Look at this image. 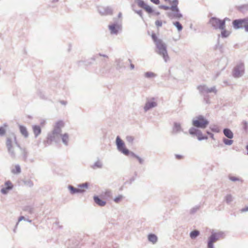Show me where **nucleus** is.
Here are the masks:
<instances>
[{"mask_svg":"<svg viewBox=\"0 0 248 248\" xmlns=\"http://www.w3.org/2000/svg\"><path fill=\"white\" fill-rule=\"evenodd\" d=\"M6 146L7 152L12 159H16L17 157L16 150L19 149L20 144L17 142L15 134L11 133L6 138Z\"/></svg>","mask_w":248,"mask_h":248,"instance_id":"nucleus-1","label":"nucleus"},{"mask_svg":"<svg viewBox=\"0 0 248 248\" xmlns=\"http://www.w3.org/2000/svg\"><path fill=\"white\" fill-rule=\"evenodd\" d=\"M64 126V123L62 121H60L57 122L54 126L53 130L47 135V143L50 144L52 141L58 142L60 139V136L62 134V128Z\"/></svg>","mask_w":248,"mask_h":248,"instance_id":"nucleus-2","label":"nucleus"},{"mask_svg":"<svg viewBox=\"0 0 248 248\" xmlns=\"http://www.w3.org/2000/svg\"><path fill=\"white\" fill-rule=\"evenodd\" d=\"M197 88L199 91L200 93L204 96V100L206 101V103H209L207 94L211 93H214L216 94L217 93V90L216 86L208 88L206 85L202 84L198 86Z\"/></svg>","mask_w":248,"mask_h":248,"instance_id":"nucleus-3","label":"nucleus"},{"mask_svg":"<svg viewBox=\"0 0 248 248\" xmlns=\"http://www.w3.org/2000/svg\"><path fill=\"white\" fill-rule=\"evenodd\" d=\"M209 122L203 116L200 115L192 119V124L193 126L198 128H205Z\"/></svg>","mask_w":248,"mask_h":248,"instance_id":"nucleus-4","label":"nucleus"},{"mask_svg":"<svg viewBox=\"0 0 248 248\" xmlns=\"http://www.w3.org/2000/svg\"><path fill=\"white\" fill-rule=\"evenodd\" d=\"M156 47L157 48L156 53L163 58L164 62H167L169 61L170 58L168 53L166 44L163 42H160L159 41L156 45Z\"/></svg>","mask_w":248,"mask_h":248,"instance_id":"nucleus-5","label":"nucleus"},{"mask_svg":"<svg viewBox=\"0 0 248 248\" xmlns=\"http://www.w3.org/2000/svg\"><path fill=\"white\" fill-rule=\"evenodd\" d=\"M232 24L234 29H244L245 31L248 32V16L244 18L234 19Z\"/></svg>","mask_w":248,"mask_h":248,"instance_id":"nucleus-6","label":"nucleus"},{"mask_svg":"<svg viewBox=\"0 0 248 248\" xmlns=\"http://www.w3.org/2000/svg\"><path fill=\"white\" fill-rule=\"evenodd\" d=\"M209 24L215 30H224L225 27V21L216 17H212L209 19Z\"/></svg>","mask_w":248,"mask_h":248,"instance_id":"nucleus-7","label":"nucleus"},{"mask_svg":"<svg viewBox=\"0 0 248 248\" xmlns=\"http://www.w3.org/2000/svg\"><path fill=\"white\" fill-rule=\"evenodd\" d=\"M223 232H212L210 236L208 238L207 242L208 248H214V243L219 239L220 238L222 237Z\"/></svg>","mask_w":248,"mask_h":248,"instance_id":"nucleus-8","label":"nucleus"},{"mask_svg":"<svg viewBox=\"0 0 248 248\" xmlns=\"http://www.w3.org/2000/svg\"><path fill=\"white\" fill-rule=\"evenodd\" d=\"M116 145L117 150L125 155H128L129 150L127 149L125 146L124 142L120 138L119 136H117L116 139Z\"/></svg>","mask_w":248,"mask_h":248,"instance_id":"nucleus-9","label":"nucleus"},{"mask_svg":"<svg viewBox=\"0 0 248 248\" xmlns=\"http://www.w3.org/2000/svg\"><path fill=\"white\" fill-rule=\"evenodd\" d=\"M244 64L242 62H240L234 67L232 71V76L235 78H239L244 75Z\"/></svg>","mask_w":248,"mask_h":248,"instance_id":"nucleus-10","label":"nucleus"},{"mask_svg":"<svg viewBox=\"0 0 248 248\" xmlns=\"http://www.w3.org/2000/svg\"><path fill=\"white\" fill-rule=\"evenodd\" d=\"M157 106V103L156 99L154 97H152L148 99L146 102L144 106L143 109L145 112H147L150 109L156 107Z\"/></svg>","mask_w":248,"mask_h":248,"instance_id":"nucleus-11","label":"nucleus"},{"mask_svg":"<svg viewBox=\"0 0 248 248\" xmlns=\"http://www.w3.org/2000/svg\"><path fill=\"white\" fill-rule=\"evenodd\" d=\"M97 10L102 16L111 15L113 12V9L109 6H99L97 7Z\"/></svg>","mask_w":248,"mask_h":248,"instance_id":"nucleus-12","label":"nucleus"},{"mask_svg":"<svg viewBox=\"0 0 248 248\" xmlns=\"http://www.w3.org/2000/svg\"><path fill=\"white\" fill-rule=\"evenodd\" d=\"M172 12H167V16L170 19H180L183 17L182 14L180 13L179 9L177 8V10L171 9Z\"/></svg>","mask_w":248,"mask_h":248,"instance_id":"nucleus-13","label":"nucleus"},{"mask_svg":"<svg viewBox=\"0 0 248 248\" xmlns=\"http://www.w3.org/2000/svg\"><path fill=\"white\" fill-rule=\"evenodd\" d=\"M135 1L140 7L144 9L148 14L154 12L152 8L147 5L143 0H135Z\"/></svg>","mask_w":248,"mask_h":248,"instance_id":"nucleus-14","label":"nucleus"},{"mask_svg":"<svg viewBox=\"0 0 248 248\" xmlns=\"http://www.w3.org/2000/svg\"><path fill=\"white\" fill-rule=\"evenodd\" d=\"M108 29L111 34H117L121 29V26L118 23H113L108 25Z\"/></svg>","mask_w":248,"mask_h":248,"instance_id":"nucleus-15","label":"nucleus"},{"mask_svg":"<svg viewBox=\"0 0 248 248\" xmlns=\"http://www.w3.org/2000/svg\"><path fill=\"white\" fill-rule=\"evenodd\" d=\"M183 131V129L181 127L180 123L174 122L172 127V133L173 134H176Z\"/></svg>","mask_w":248,"mask_h":248,"instance_id":"nucleus-16","label":"nucleus"},{"mask_svg":"<svg viewBox=\"0 0 248 248\" xmlns=\"http://www.w3.org/2000/svg\"><path fill=\"white\" fill-rule=\"evenodd\" d=\"M67 187L70 191V193L72 195L78 193H83L85 191L83 189L75 188L72 185H68Z\"/></svg>","mask_w":248,"mask_h":248,"instance_id":"nucleus-17","label":"nucleus"},{"mask_svg":"<svg viewBox=\"0 0 248 248\" xmlns=\"http://www.w3.org/2000/svg\"><path fill=\"white\" fill-rule=\"evenodd\" d=\"M19 150H20V154L22 155L23 160L24 161H26L27 159L28 155H29L28 150H27V149L26 148L21 147L20 146L19 147Z\"/></svg>","mask_w":248,"mask_h":248,"instance_id":"nucleus-18","label":"nucleus"},{"mask_svg":"<svg viewBox=\"0 0 248 248\" xmlns=\"http://www.w3.org/2000/svg\"><path fill=\"white\" fill-rule=\"evenodd\" d=\"M93 200L95 203L100 206H104L106 204V202L102 200L98 196H94Z\"/></svg>","mask_w":248,"mask_h":248,"instance_id":"nucleus-19","label":"nucleus"},{"mask_svg":"<svg viewBox=\"0 0 248 248\" xmlns=\"http://www.w3.org/2000/svg\"><path fill=\"white\" fill-rule=\"evenodd\" d=\"M32 128L35 138H36L41 134V128L40 126L37 125H32Z\"/></svg>","mask_w":248,"mask_h":248,"instance_id":"nucleus-20","label":"nucleus"},{"mask_svg":"<svg viewBox=\"0 0 248 248\" xmlns=\"http://www.w3.org/2000/svg\"><path fill=\"white\" fill-rule=\"evenodd\" d=\"M103 164L102 162L98 158V159L91 166V167L93 169L95 170L97 169H101L103 168Z\"/></svg>","mask_w":248,"mask_h":248,"instance_id":"nucleus-21","label":"nucleus"},{"mask_svg":"<svg viewBox=\"0 0 248 248\" xmlns=\"http://www.w3.org/2000/svg\"><path fill=\"white\" fill-rule=\"evenodd\" d=\"M20 132L25 138H27L29 137V133L26 127L23 125H19Z\"/></svg>","mask_w":248,"mask_h":248,"instance_id":"nucleus-22","label":"nucleus"},{"mask_svg":"<svg viewBox=\"0 0 248 248\" xmlns=\"http://www.w3.org/2000/svg\"><path fill=\"white\" fill-rule=\"evenodd\" d=\"M201 131L200 130L198 129V128H196L195 127H191L189 130L188 132L192 136H197L198 135H199L200 132Z\"/></svg>","mask_w":248,"mask_h":248,"instance_id":"nucleus-23","label":"nucleus"},{"mask_svg":"<svg viewBox=\"0 0 248 248\" xmlns=\"http://www.w3.org/2000/svg\"><path fill=\"white\" fill-rule=\"evenodd\" d=\"M224 135L228 139H232L233 137L232 132L229 128H224L223 130Z\"/></svg>","mask_w":248,"mask_h":248,"instance_id":"nucleus-24","label":"nucleus"},{"mask_svg":"<svg viewBox=\"0 0 248 248\" xmlns=\"http://www.w3.org/2000/svg\"><path fill=\"white\" fill-rule=\"evenodd\" d=\"M60 138H61L62 143L64 145L67 146L69 140V135L67 133H64L61 135Z\"/></svg>","mask_w":248,"mask_h":248,"instance_id":"nucleus-25","label":"nucleus"},{"mask_svg":"<svg viewBox=\"0 0 248 248\" xmlns=\"http://www.w3.org/2000/svg\"><path fill=\"white\" fill-rule=\"evenodd\" d=\"M116 68L117 70H120L124 68V65L123 62V60L121 59H116L115 61Z\"/></svg>","mask_w":248,"mask_h":248,"instance_id":"nucleus-26","label":"nucleus"},{"mask_svg":"<svg viewBox=\"0 0 248 248\" xmlns=\"http://www.w3.org/2000/svg\"><path fill=\"white\" fill-rule=\"evenodd\" d=\"M157 75L155 73L151 71L146 72L144 74V77L148 79L153 78H155Z\"/></svg>","mask_w":248,"mask_h":248,"instance_id":"nucleus-27","label":"nucleus"},{"mask_svg":"<svg viewBox=\"0 0 248 248\" xmlns=\"http://www.w3.org/2000/svg\"><path fill=\"white\" fill-rule=\"evenodd\" d=\"M148 239L150 242H152L153 244L155 243L157 241V236L155 234L152 233H150L148 235Z\"/></svg>","mask_w":248,"mask_h":248,"instance_id":"nucleus-28","label":"nucleus"},{"mask_svg":"<svg viewBox=\"0 0 248 248\" xmlns=\"http://www.w3.org/2000/svg\"><path fill=\"white\" fill-rule=\"evenodd\" d=\"M169 2L172 4L171 5V9L177 10V8H178V0H172V1L170 0Z\"/></svg>","mask_w":248,"mask_h":248,"instance_id":"nucleus-29","label":"nucleus"},{"mask_svg":"<svg viewBox=\"0 0 248 248\" xmlns=\"http://www.w3.org/2000/svg\"><path fill=\"white\" fill-rule=\"evenodd\" d=\"M200 235V232L198 230H194L190 232V237L191 239H195Z\"/></svg>","mask_w":248,"mask_h":248,"instance_id":"nucleus-30","label":"nucleus"},{"mask_svg":"<svg viewBox=\"0 0 248 248\" xmlns=\"http://www.w3.org/2000/svg\"><path fill=\"white\" fill-rule=\"evenodd\" d=\"M21 168L19 165H16L15 166V169H13L11 170V172L12 173L14 174H19L21 172Z\"/></svg>","mask_w":248,"mask_h":248,"instance_id":"nucleus-31","label":"nucleus"},{"mask_svg":"<svg viewBox=\"0 0 248 248\" xmlns=\"http://www.w3.org/2000/svg\"><path fill=\"white\" fill-rule=\"evenodd\" d=\"M23 182L24 185L28 187H31L33 186L32 181L30 179L24 180Z\"/></svg>","mask_w":248,"mask_h":248,"instance_id":"nucleus-32","label":"nucleus"},{"mask_svg":"<svg viewBox=\"0 0 248 248\" xmlns=\"http://www.w3.org/2000/svg\"><path fill=\"white\" fill-rule=\"evenodd\" d=\"M210 128L212 131L216 133H218L220 132V129L219 127L216 125H211Z\"/></svg>","mask_w":248,"mask_h":248,"instance_id":"nucleus-33","label":"nucleus"},{"mask_svg":"<svg viewBox=\"0 0 248 248\" xmlns=\"http://www.w3.org/2000/svg\"><path fill=\"white\" fill-rule=\"evenodd\" d=\"M197 138L198 140L200 141H201V140H207L208 139V137L207 136H205V135L204 136L202 135V133L201 131L200 132L199 135H198V136H197Z\"/></svg>","mask_w":248,"mask_h":248,"instance_id":"nucleus-34","label":"nucleus"},{"mask_svg":"<svg viewBox=\"0 0 248 248\" xmlns=\"http://www.w3.org/2000/svg\"><path fill=\"white\" fill-rule=\"evenodd\" d=\"M173 24L177 29L178 31H181L182 30L183 26H182V25H181V24L179 22H178V21L174 22L173 23Z\"/></svg>","mask_w":248,"mask_h":248,"instance_id":"nucleus-35","label":"nucleus"},{"mask_svg":"<svg viewBox=\"0 0 248 248\" xmlns=\"http://www.w3.org/2000/svg\"><path fill=\"white\" fill-rule=\"evenodd\" d=\"M152 38L155 42V46L157 45V44L160 41V42H162L163 41L160 39H158L156 37V35L155 33H153L152 34Z\"/></svg>","mask_w":248,"mask_h":248,"instance_id":"nucleus-36","label":"nucleus"},{"mask_svg":"<svg viewBox=\"0 0 248 248\" xmlns=\"http://www.w3.org/2000/svg\"><path fill=\"white\" fill-rule=\"evenodd\" d=\"M221 30L222 31L221 35L222 37H223V38L227 37L230 34V32L229 31L225 30V29L224 30Z\"/></svg>","mask_w":248,"mask_h":248,"instance_id":"nucleus-37","label":"nucleus"},{"mask_svg":"<svg viewBox=\"0 0 248 248\" xmlns=\"http://www.w3.org/2000/svg\"><path fill=\"white\" fill-rule=\"evenodd\" d=\"M24 210L26 212H28L31 214L33 213V208L31 206H25L24 208Z\"/></svg>","mask_w":248,"mask_h":248,"instance_id":"nucleus-38","label":"nucleus"},{"mask_svg":"<svg viewBox=\"0 0 248 248\" xmlns=\"http://www.w3.org/2000/svg\"><path fill=\"white\" fill-rule=\"evenodd\" d=\"M200 205H196L193 208H192L190 210V214H194L196 212H197L200 209Z\"/></svg>","mask_w":248,"mask_h":248,"instance_id":"nucleus-39","label":"nucleus"},{"mask_svg":"<svg viewBox=\"0 0 248 248\" xmlns=\"http://www.w3.org/2000/svg\"><path fill=\"white\" fill-rule=\"evenodd\" d=\"M223 142H224V143L225 145H231L233 143V140H232L231 139H226V138H223Z\"/></svg>","mask_w":248,"mask_h":248,"instance_id":"nucleus-40","label":"nucleus"},{"mask_svg":"<svg viewBox=\"0 0 248 248\" xmlns=\"http://www.w3.org/2000/svg\"><path fill=\"white\" fill-rule=\"evenodd\" d=\"M225 200L228 204H230L232 202L233 197L231 195L228 194L225 197Z\"/></svg>","mask_w":248,"mask_h":248,"instance_id":"nucleus-41","label":"nucleus"},{"mask_svg":"<svg viewBox=\"0 0 248 248\" xmlns=\"http://www.w3.org/2000/svg\"><path fill=\"white\" fill-rule=\"evenodd\" d=\"M112 192L110 190H106L104 193V197L106 198H110L112 197Z\"/></svg>","mask_w":248,"mask_h":248,"instance_id":"nucleus-42","label":"nucleus"},{"mask_svg":"<svg viewBox=\"0 0 248 248\" xmlns=\"http://www.w3.org/2000/svg\"><path fill=\"white\" fill-rule=\"evenodd\" d=\"M12 189L11 187H5L1 188L0 191L3 194H7L9 190Z\"/></svg>","mask_w":248,"mask_h":248,"instance_id":"nucleus-43","label":"nucleus"},{"mask_svg":"<svg viewBox=\"0 0 248 248\" xmlns=\"http://www.w3.org/2000/svg\"><path fill=\"white\" fill-rule=\"evenodd\" d=\"M242 124L243 129L247 131L248 130V123L246 121H243Z\"/></svg>","mask_w":248,"mask_h":248,"instance_id":"nucleus-44","label":"nucleus"},{"mask_svg":"<svg viewBox=\"0 0 248 248\" xmlns=\"http://www.w3.org/2000/svg\"><path fill=\"white\" fill-rule=\"evenodd\" d=\"M123 195H119L117 197H116L114 199V201L116 202V203H118L120 202V201L123 199Z\"/></svg>","mask_w":248,"mask_h":248,"instance_id":"nucleus-45","label":"nucleus"},{"mask_svg":"<svg viewBox=\"0 0 248 248\" xmlns=\"http://www.w3.org/2000/svg\"><path fill=\"white\" fill-rule=\"evenodd\" d=\"M158 8L159 9H164L165 10H171V6H168L161 5H159L158 6Z\"/></svg>","mask_w":248,"mask_h":248,"instance_id":"nucleus-46","label":"nucleus"},{"mask_svg":"<svg viewBox=\"0 0 248 248\" xmlns=\"http://www.w3.org/2000/svg\"><path fill=\"white\" fill-rule=\"evenodd\" d=\"M126 140L129 143H132L134 140V138L132 136H128L126 137Z\"/></svg>","mask_w":248,"mask_h":248,"instance_id":"nucleus-47","label":"nucleus"},{"mask_svg":"<svg viewBox=\"0 0 248 248\" xmlns=\"http://www.w3.org/2000/svg\"><path fill=\"white\" fill-rule=\"evenodd\" d=\"M78 186L81 188H87L88 186V183H83V184L78 185Z\"/></svg>","mask_w":248,"mask_h":248,"instance_id":"nucleus-48","label":"nucleus"},{"mask_svg":"<svg viewBox=\"0 0 248 248\" xmlns=\"http://www.w3.org/2000/svg\"><path fill=\"white\" fill-rule=\"evenodd\" d=\"M5 132V129L3 127H0V136L4 135Z\"/></svg>","mask_w":248,"mask_h":248,"instance_id":"nucleus-49","label":"nucleus"},{"mask_svg":"<svg viewBox=\"0 0 248 248\" xmlns=\"http://www.w3.org/2000/svg\"><path fill=\"white\" fill-rule=\"evenodd\" d=\"M155 25L157 27H161L162 25V22L161 20H156L155 22Z\"/></svg>","mask_w":248,"mask_h":248,"instance_id":"nucleus-50","label":"nucleus"},{"mask_svg":"<svg viewBox=\"0 0 248 248\" xmlns=\"http://www.w3.org/2000/svg\"><path fill=\"white\" fill-rule=\"evenodd\" d=\"M134 11L136 13L138 14L142 19H143L142 11L141 10L138 11L134 10Z\"/></svg>","mask_w":248,"mask_h":248,"instance_id":"nucleus-51","label":"nucleus"},{"mask_svg":"<svg viewBox=\"0 0 248 248\" xmlns=\"http://www.w3.org/2000/svg\"><path fill=\"white\" fill-rule=\"evenodd\" d=\"M5 185L6 186V187H11L12 189L13 188V185L12 183L10 181H7L5 183Z\"/></svg>","mask_w":248,"mask_h":248,"instance_id":"nucleus-52","label":"nucleus"},{"mask_svg":"<svg viewBox=\"0 0 248 248\" xmlns=\"http://www.w3.org/2000/svg\"><path fill=\"white\" fill-rule=\"evenodd\" d=\"M229 179L230 180L233 181V182L239 181V179L238 178L234 177V176H230Z\"/></svg>","mask_w":248,"mask_h":248,"instance_id":"nucleus-53","label":"nucleus"},{"mask_svg":"<svg viewBox=\"0 0 248 248\" xmlns=\"http://www.w3.org/2000/svg\"><path fill=\"white\" fill-rule=\"evenodd\" d=\"M26 220L25 218L23 216H20L19 218H18V222L16 223V227H17V226L18 225V223H19V222L21 221V220Z\"/></svg>","mask_w":248,"mask_h":248,"instance_id":"nucleus-54","label":"nucleus"},{"mask_svg":"<svg viewBox=\"0 0 248 248\" xmlns=\"http://www.w3.org/2000/svg\"><path fill=\"white\" fill-rule=\"evenodd\" d=\"M128 61L130 63V69L133 70L135 68V65L133 63H131V62H132L131 60L129 59L128 60Z\"/></svg>","mask_w":248,"mask_h":248,"instance_id":"nucleus-55","label":"nucleus"},{"mask_svg":"<svg viewBox=\"0 0 248 248\" xmlns=\"http://www.w3.org/2000/svg\"><path fill=\"white\" fill-rule=\"evenodd\" d=\"M136 158L138 160L139 163L140 164H142L143 163L144 160L140 157L139 156H138V157Z\"/></svg>","mask_w":248,"mask_h":248,"instance_id":"nucleus-56","label":"nucleus"},{"mask_svg":"<svg viewBox=\"0 0 248 248\" xmlns=\"http://www.w3.org/2000/svg\"><path fill=\"white\" fill-rule=\"evenodd\" d=\"M129 155H130L132 157H134L135 158H137L138 157V155H136L134 153L132 152H130L129 151Z\"/></svg>","mask_w":248,"mask_h":248,"instance_id":"nucleus-57","label":"nucleus"},{"mask_svg":"<svg viewBox=\"0 0 248 248\" xmlns=\"http://www.w3.org/2000/svg\"><path fill=\"white\" fill-rule=\"evenodd\" d=\"M150 1L153 2V3L158 5L160 3V0H150Z\"/></svg>","mask_w":248,"mask_h":248,"instance_id":"nucleus-58","label":"nucleus"},{"mask_svg":"<svg viewBox=\"0 0 248 248\" xmlns=\"http://www.w3.org/2000/svg\"><path fill=\"white\" fill-rule=\"evenodd\" d=\"M247 211H248V206L246 207H245V208H243L241 209V212L242 213L246 212H247Z\"/></svg>","mask_w":248,"mask_h":248,"instance_id":"nucleus-59","label":"nucleus"},{"mask_svg":"<svg viewBox=\"0 0 248 248\" xmlns=\"http://www.w3.org/2000/svg\"><path fill=\"white\" fill-rule=\"evenodd\" d=\"M176 157L177 159H181L182 158V155H176Z\"/></svg>","mask_w":248,"mask_h":248,"instance_id":"nucleus-60","label":"nucleus"},{"mask_svg":"<svg viewBox=\"0 0 248 248\" xmlns=\"http://www.w3.org/2000/svg\"><path fill=\"white\" fill-rule=\"evenodd\" d=\"M207 134L209 135V136H210V137L212 138H213V137H214V135L211 133H210L209 132H207Z\"/></svg>","mask_w":248,"mask_h":248,"instance_id":"nucleus-61","label":"nucleus"},{"mask_svg":"<svg viewBox=\"0 0 248 248\" xmlns=\"http://www.w3.org/2000/svg\"><path fill=\"white\" fill-rule=\"evenodd\" d=\"M99 55L100 56H102V57H106V58H108V56L106 55H105V54H102L101 53H99Z\"/></svg>","mask_w":248,"mask_h":248,"instance_id":"nucleus-62","label":"nucleus"},{"mask_svg":"<svg viewBox=\"0 0 248 248\" xmlns=\"http://www.w3.org/2000/svg\"><path fill=\"white\" fill-rule=\"evenodd\" d=\"M60 102L62 105H65L66 104V102L64 101H61Z\"/></svg>","mask_w":248,"mask_h":248,"instance_id":"nucleus-63","label":"nucleus"},{"mask_svg":"<svg viewBox=\"0 0 248 248\" xmlns=\"http://www.w3.org/2000/svg\"><path fill=\"white\" fill-rule=\"evenodd\" d=\"M155 15L156 16H159L160 15V12H155Z\"/></svg>","mask_w":248,"mask_h":248,"instance_id":"nucleus-64","label":"nucleus"}]
</instances>
